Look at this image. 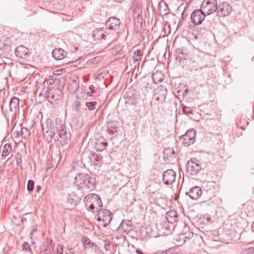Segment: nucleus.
I'll use <instances>...</instances> for the list:
<instances>
[{"label": "nucleus", "mask_w": 254, "mask_h": 254, "mask_svg": "<svg viewBox=\"0 0 254 254\" xmlns=\"http://www.w3.org/2000/svg\"><path fill=\"white\" fill-rule=\"evenodd\" d=\"M97 218L98 221L102 222L100 224L103 227H107L112 219V215L111 212L107 209H99L97 210Z\"/></svg>", "instance_id": "nucleus-5"}, {"label": "nucleus", "mask_w": 254, "mask_h": 254, "mask_svg": "<svg viewBox=\"0 0 254 254\" xmlns=\"http://www.w3.org/2000/svg\"><path fill=\"white\" fill-rule=\"evenodd\" d=\"M80 106V103L78 100L75 101L72 105V111L75 112H79Z\"/></svg>", "instance_id": "nucleus-33"}, {"label": "nucleus", "mask_w": 254, "mask_h": 254, "mask_svg": "<svg viewBox=\"0 0 254 254\" xmlns=\"http://www.w3.org/2000/svg\"><path fill=\"white\" fill-rule=\"evenodd\" d=\"M167 151H169V152H171L172 154H174L175 152L173 149H168L166 150Z\"/></svg>", "instance_id": "nucleus-46"}, {"label": "nucleus", "mask_w": 254, "mask_h": 254, "mask_svg": "<svg viewBox=\"0 0 254 254\" xmlns=\"http://www.w3.org/2000/svg\"><path fill=\"white\" fill-rule=\"evenodd\" d=\"M232 9V6L228 2H223L217 6L216 11L219 16L225 17L231 13Z\"/></svg>", "instance_id": "nucleus-9"}, {"label": "nucleus", "mask_w": 254, "mask_h": 254, "mask_svg": "<svg viewBox=\"0 0 254 254\" xmlns=\"http://www.w3.org/2000/svg\"><path fill=\"white\" fill-rule=\"evenodd\" d=\"M206 14L200 9L194 10L191 15V20L195 25L201 24L204 21Z\"/></svg>", "instance_id": "nucleus-10"}, {"label": "nucleus", "mask_w": 254, "mask_h": 254, "mask_svg": "<svg viewBox=\"0 0 254 254\" xmlns=\"http://www.w3.org/2000/svg\"><path fill=\"white\" fill-rule=\"evenodd\" d=\"M96 158H97V161H99L102 160V156H101V155H96Z\"/></svg>", "instance_id": "nucleus-45"}, {"label": "nucleus", "mask_w": 254, "mask_h": 254, "mask_svg": "<svg viewBox=\"0 0 254 254\" xmlns=\"http://www.w3.org/2000/svg\"><path fill=\"white\" fill-rule=\"evenodd\" d=\"M121 24L120 20L115 17L109 18L106 22L105 25L107 28L116 30L119 29Z\"/></svg>", "instance_id": "nucleus-15"}, {"label": "nucleus", "mask_w": 254, "mask_h": 254, "mask_svg": "<svg viewBox=\"0 0 254 254\" xmlns=\"http://www.w3.org/2000/svg\"><path fill=\"white\" fill-rule=\"evenodd\" d=\"M85 199L87 201H88V199L94 200L96 203V205H97L98 207H102V202L100 197L98 194H89L85 197Z\"/></svg>", "instance_id": "nucleus-23"}, {"label": "nucleus", "mask_w": 254, "mask_h": 254, "mask_svg": "<svg viewBox=\"0 0 254 254\" xmlns=\"http://www.w3.org/2000/svg\"><path fill=\"white\" fill-rule=\"evenodd\" d=\"M19 100L16 97H13L9 101V107L11 112H15L19 109Z\"/></svg>", "instance_id": "nucleus-21"}, {"label": "nucleus", "mask_w": 254, "mask_h": 254, "mask_svg": "<svg viewBox=\"0 0 254 254\" xmlns=\"http://www.w3.org/2000/svg\"><path fill=\"white\" fill-rule=\"evenodd\" d=\"M141 14V10L138 7L134 8L133 12V17L134 19H139Z\"/></svg>", "instance_id": "nucleus-32"}, {"label": "nucleus", "mask_w": 254, "mask_h": 254, "mask_svg": "<svg viewBox=\"0 0 254 254\" xmlns=\"http://www.w3.org/2000/svg\"><path fill=\"white\" fill-rule=\"evenodd\" d=\"M57 132L58 133V141L64 145L68 143L70 139V133L66 131L65 126L63 124H57Z\"/></svg>", "instance_id": "nucleus-3"}, {"label": "nucleus", "mask_w": 254, "mask_h": 254, "mask_svg": "<svg viewBox=\"0 0 254 254\" xmlns=\"http://www.w3.org/2000/svg\"><path fill=\"white\" fill-rule=\"evenodd\" d=\"M252 228L253 231L254 232V222L252 224Z\"/></svg>", "instance_id": "nucleus-51"}, {"label": "nucleus", "mask_w": 254, "mask_h": 254, "mask_svg": "<svg viewBox=\"0 0 254 254\" xmlns=\"http://www.w3.org/2000/svg\"><path fill=\"white\" fill-rule=\"evenodd\" d=\"M74 49H75V50H78V48H77V47H75L74 48Z\"/></svg>", "instance_id": "nucleus-55"}, {"label": "nucleus", "mask_w": 254, "mask_h": 254, "mask_svg": "<svg viewBox=\"0 0 254 254\" xmlns=\"http://www.w3.org/2000/svg\"><path fill=\"white\" fill-rule=\"evenodd\" d=\"M96 102H90L86 103V106L90 110H93V109H94L96 107Z\"/></svg>", "instance_id": "nucleus-35"}, {"label": "nucleus", "mask_w": 254, "mask_h": 254, "mask_svg": "<svg viewBox=\"0 0 254 254\" xmlns=\"http://www.w3.org/2000/svg\"><path fill=\"white\" fill-rule=\"evenodd\" d=\"M94 180L87 174H78L74 177V185L78 189H83L87 190L93 187Z\"/></svg>", "instance_id": "nucleus-1"}, {"label": "nucleus", "mask_w": 254, "mask_h": 254, "mask_svg": "<svg viewBox=\"0 0 254 254\" xmlns=\"http://www.w3.org/2000/svg\"><path fill=\"white\" fill-rule=\"evenodd\" d=\"M119 129L118 124L116 122H112L108 123L107 126V129L110 134H114L117 132Z\"/></svg>", "instance_id": "nucleus-25"}, {"label": "nucleus", "mask_w": 254, "mask_h": 254, "mask_svg": "<svg viewBox=\"0 0 254 254\" xmlns=\"http://www.w3.org/2000/svg\"><path fill=\"white\" fill-rule=\"evenodd\" d=\"M21 135L24 139H27L30 135V131L25 127H23L21 129Z\"/></svg>", "instance_id": "nucleus-30"}, {"label": "nucleus", "mask_w": 254, "mask_h": 254, "mask_svg": "<svg viewBox=\"0 0 254 254\" xmlns=\"http://www.w3.org/2000/svg\"><path fill=\"white\" fill-rule=\"evenodd\" d=\"M15 54L19 58L25 59L29 57V50L26 47L20 45L15 49Z\"/></svg>", "instance_id": "nucleus-16"}, {"label": "nucleus", "mask_w": 254, "mask_h": 254, "mask_svg": "<svg viewBox=\"0 0 254 254\" xmlns=\"http://www.w3.org/2000/svg\"><path fill=\"white\" fill-rule=\"evenodd\" d=\"M8 94L5 92V90L0 91V102L4 103L7 101Z\"/></svg>", "instance_id": "nucleus-29"}, {"label": "nucleus", "mask_w": 254, "mask_h": 254, "mask_svg": "<svg viewBox=\"0 0 254 254\" xmlns=\"http://www.w3.org/2000/svg\"><path fill=\"white\" fill-rule=\"evenodd\" d=\"M156 91L154 97L158 102V104L164 102L167 93L166 88L162 85H160L157 87Z\"/></svg>", "instance_id": "nucleus-11"}, {"label": "nucleus", "mask_w": 254, "mask_h": 254, "mask_svg": "<svg viewBox=\"0 0 254 254\" xmlns=\"http://www.w3.org/2000/svg\"><path fill=\"white\" fill-rule=\"evenodd\" d=\"M187 194L192 199L196 200L202 195L201 189L199 187L194 186L190 190Z\"/></svg>", "instance_id": "nucleus-17"}, {"label": "nucleus", "mask_w": 254, "mask_h": 254, "mask_svg": "<svg viewBox=\"0 0 254 254\" xmlns=\"http://www.w3.org/2000/svg\"><path fill=\"white\" fill-rule=\"evenodd\" d=\"M34 187V182L32 180H29L28 181L27 189L28 191H32Z\"/></svg>", "instance_id": "nucleus-38"}, {"label": "nucleus", "mask_w": 254, "mask_h": 254, "mask_svg": "<svg viewBox=\"0 0 254 254\" xmlns=\"http://www.w3.org/2000/svg\"><path fill=\"white\" fill-rule=\"evenodd\" d=\"M87 95H88V96H91V94H89V92H88V93H87Z\"/></svg>", "instance_id": "nucleus-54"}, {"label": "nucleus", "mask_w": 254, "mask_h": 254, "mask_svg": "<svg viewBox=\"0 0 254 254\" xmlns=\"http://www.w3.org/2000/svg\"><path fill=\"white\" fill-rule=\"evenodd\" d=\"M143 56L142 52L140 50H136L134 52L133 59L134 61L137 62L140 60Z\"/></svg>", "instance_id": "nucleus-31"}, {"label": "nucleus", "mask_w": 254, "mask_h": 254, "mask_svg": "<svg viewBox=\"0 0 254 254\" xmlns=\"http://www.w3.org/2000/svg\"><path fill=\"white\" fill-rule=\"evenodd\" d=\"M89 89L91 91L92 93H95V90L94 89V86L93 85H90L89 86Z\"/></svg>", "instance_id": "nucleus-43"}, {"label": "nucleus", "mask_w": 254, "mask_h": 254, "mask_svg": "<svg viewBox=\"0 0 254 254\" xmlns=\"http://www.w3.org/2000/svg\"><path fill=\"white\" fill-rule=\"evenodd\" d=\"M124 224V223L123 222L122 223V225L123 227Z\"/></svg>", "instance_id": "nucleus-57"}, {"label": "nucleus", "mask_w": 254, "mask_h": 254, "mask_svg": "<svg viewBox=\"0 0 254 254\" xmlns=\"http://www.w3.org/2000/svg\"><path fill=\"white\" fill-rule=\"evenodd\" d=\"M182 111L184 114H185L188 116H189V114H192V112L190 111V109L185 106H184L182 108Z\"/></svg>", "instance_id": "nucleus-40"}, {"label": "nucleus", "mask_w": 254, "mask_h": 254, "mask_svg": "<svg viewBox=\"0 0 254 254\" xmlns=\"http://www.w3.org/2000/svg\"><path fill=\"white\" fill-rule=\"evenodd\" d=\"M23 250H24L26 252H30L31 251V246L27 242H24L23 244Z\"/></svg>", "instance_id": "nucleus-39"}, {"label": "nucleus", "mask_w": 254, "mask_h": 254, "mask_svg": "<svg viewBox=\"0 0 254 254\" xmlns=\"http://www.w3.org/2000/svg\"><path fill=\"white\" fill-rule=\"evenodd\" d=\"M108 246H109V244H108L107 245H105V249H106L107 250H108L107 248H108Z\"/></svg>", "instance_id": "nucleus-52"}, {"label": "nucleus", "mask_w": 254, "mask_h": 254, "mask_svg": "<svg viewBox=\"0 0 254 254\" xmlns=\"http://www.w3.org/2000/svg\"><path fill=\"white\" fill-rule=\"evenodd\" d=\"M131 98V96H130V95L129 94V93H127V96L126 97V98Z\"/></svg>", "instance_id": "nucleus-49"}, {"label": "nucleus", "mask_w": 254, "mask_h": 254, "mask_svg": "<svg viewBox=\"0 0 254 254\" xmlns=\"http://www.w3.org/2000/svg\"><path fill=\"white\" fill-rule=\"evenodd\" d=\"M103 28L95 29L92 33V36L95 40H99L105 39L106 35Z\"/></svg>", "instance_id": "nucleus-20"}, {"label": "nucleus", "mask_w": 254, "mask_h": 254, "mask_svg": "<svg viewBox=\"0 0 254 254\" xmlns=\"http://www.w3.org/2000/svg\"><path fill=\"white\" fill-rule=\"evenodd\" d=\"M41 189V187L40 186L36 187V191L39 192Z\"/></svg>", "instance_id": "nucleus-47"}, {"label": "nucleus", "mask_w": 254, "mask_h": 254, "mask_svg": "<svg viewBox=\"0 0 254 254\" xmlns=\"http://www.w3.org/2000/svg\"><path fill=\"white\" fill-rule=\"evenodd\" d=\"M176 173L172 169H168L163 174V181L166 185H171L175 181Z\"/></svg>", "instance_id": "nucleus-13"}, {"label": "nucleus", "mask_w": 254, "mask_h": 254, "mask_svg": "<svg viewBox=\"0 0 254 254\" xmlns=\"http://www.w3.org/2000/svg\"><path fill=\"white\" fill-rule=\"evenodd\" d=\"M21 219V222L22 223V224L24 223V221H26V218H20Z\"/></svg>", "instance_id": "nucleus-48"}, {"label": "nucleus", "mask_w": 254, "mask_h": 254, "mask_svg": "<svg viewBox=\"0 0 254 254\" xmlns=\"http://www.w3.org/2000/svg\"><path fill=\"white\" fill-rule=\"evenodd\" d=\"M78 88L79 85L78 83L76 81V80H74L72 81V83L69 85L68 89L70 93H75L78 90Z\"/></svg>", "instance_id": "nucleus-27"}, {"label": "nucleus", "mask_w": 254, "mask_h": 254, "mask_svg": "<svg viewBox=\"0 0 254 254\" xmlns=\"http://www.w3.org/2000/svg\"><path fill=\"white\" fill-rule=\"evenodd\" d=\"M107 144L106 139L102 136H100L95 139L93 147L97 151H102L106 148Z\"/></svg>", "instance_id": "nucleus-14"}, {"label": "nucleus", "mask_w": 254, "mask_h": 254, "mask_svg": "<svg viewBox=\"0 0 254 254\" xmlns=\"http://www.w3.org/2000/svg\"><path fill=\"white\" fill-rule=\"evenodd\" d=\"M47 99L51 103L60 100L62 97L61 91L60 89L57 88L54 89L53 88H49L45 94Z\"/></svg>", "instance_id": "nucleus-8"}, {"label": "nucleus", "mask_w": 254, "mask_h": 254, "mask_svg": "<svg viewBox=\"0 0 254 254\" xmlns=\"http://www.w3.org/2000/svg\"><path fill=\"white\" fill-rule=\"evenodd\" d=\"M80 201V198L75 194L72 192L68 194L66 198V206L68 209L73 208Z\"/></svg>", "instance_id": "nucleus-12"}, {"label": "nucleus", "mask_w": 254, "mask_h": 254, "mask_svg": "<svg viewBox=\"0 0 254 254\" xmlns=\"http://www.w3.org/2000/svg\"><path fill=\"white\" fill-rule=\"evenodd\" d=\"M117 2H123L125 0H115Z\"/></svg>", "instance_id": "nucleus-50"}, {"label": "nucleus", "mask_w": 254, "mask_h": 254, "mask_svg": "<svg viewBox=\"0 0 254 254\" xmlns=\"http://www.w3.org/2000/svg\"><path fill=\"white\" fill-rule=\"evenodd\" d=\"M200 9L206 15L211 14L217 9L216 0H204L201 4Z\"/></svg>", "instance_id": "nucleus-4"}, {"label": "nucleus", "mask_w": 254, "mask_h": 254, "mask_svg": "<svg viewBox=\"0 0 254 254\" xmlns=\"http://www.w3.org/2000/svg\"><path fill=\"white\" fill-rule=\"evenodd\" d=\"M72 249H70L69 250V254H72Z\"/></svg>", "instance_id": "nucleus-53"}, {"label": "nucleus", "mask_w": 254, "mask_h": 254, "mask_svg": "<svg viewBox=\"0 0 254 254\" xmlns=\"http://www.w3.org/2000/svg\"><path fill=\"white\" fill-rule=\"evenodd\" d=\"M84 201H86L85 206L88 208V210L93 212L95 208L94 204L93 202L90 203L91 201L89 199L87 201L84 199Z\"/></svg>", "instance_id": "nucleus-34"}, {"label": "nucleus", "mask_w": 254, "mask_h": 254, "mask_svg": "<svg viewBox=\"0 0 254 254\" xmlns=\"http://www.w3.org/2000/svg\"><path fill=\"white\" fill-rule=\"evenodd\" d=\"M57 124V121L55 124L51 119H47L45 123L42 125L43 137L47 143L52 142L55 135Z\"/></svg>", "instance_id": "nucleus-2"}, {"label": "nucleus", "mask_w": 254, "mask_h": 254, "mask_svg": "<svg viewBox=\"0 0 254 254\" xmlns=\"http://www.w3.org/2000/svg\"><path fill=\"white\" fill-rule=\"evenodd\" d=\"M83 246L86 249L91 248L97 252L99 250L98 247L93 242H92L88 238L84 236L82 238Z\"/></svg>", "instance_id": "nucleus-19"}, {"label": "nucleus", "mask_w": 254, "mask_h": 254, "mask_svg": "<svg viewBox=\"0 0 254 254\" xmlns=\"http://www.w3.org/2000/svg\"><path fill=\"white\" fill-rule=\"evenodd\" d=\"M15 158L17 165L21 166L22 165L21 154L20 153H17Z\"/></svg>", "instance_id": "nucleus-37"}, {"label": "nucleus", "mask_w": 254, "mask_h": 254, "mask_svg": "<svg viewBox=\"0 0 254 254\" xmlns=\"http://www.w3.org/2000/svg\"><path fill=\"white\" fill-rule=\"evenodd\" d=\"M63 253V247L62 246H59L57 249V254H62Z\"/></svg>", "instance_id": "nucleus-41"}, {"label": "nucleus", "mask_w": 254, "mask_h": 254, "mask_svg": "<svg viewBox=\"0 0 254 254\" xmlns=\"http://www.w3.org/2000/svg\"><path fill=\"white\" fill-rule=\"evenodd\" d=\"M178 213L175 210H170L167 212L165 214V218L167 222L172 224L178 221Z\"/></svg>", "instance_id": "nucleus-18"}, {"label": "nucleus", "mask_w": 254, "mask_h": 254, "mask_svg": "<svg viewBox=\"0 0 254 254\" xmlns=\"http://www.w3.org/2000/svg\"><path fill=\"white\" fill-rule=\"evenodd\" d=\"M168 251H159L156 253H155L154 254H168Z\"/></svg>", "instance_id": "nucleus-42"}, {"label": "nucleus", "mask_w": 254, "mask_h": 254, "mask_svg": "<svg viewBox=\"0 0 254 254\" xmlns=\"http://www.w3.org/2000/svg\"><path fill=\"white\" fill-rule=\"evenodd\" d=\"M12 146L9 143H6L4 145L2 148L1 155L3 157L7 156L11 151Z\"/></svg>", "instance_id": "nucleus-26"}, {"label": "nucleus", "mask_w": 254, "mask_h": 254, "mask_svg": "<svg viewBox=\"0 0 254 254\" xmlns=\"http://www.w3.org/2000/svg\"><path fill=\"white\" fill-rule=\"evenodd\" d=\"M51 252V249H47L45 250V251L44 252H42L41 253H42V254H50Z\"/></svg>", "instance_id": "nucleus-44"}, {"label": "nucleus", "mask_w": 254, "mask_h": 254, "mask_svg": "<svg viewBox=\"0 0 254 254\" xmlns=\"http://www.w3.org/2000/svg\"><path fill=\"white\" fill-rule=\"evenodd\" d=\"M65 51L61 48H56L52 52L53 57L57 60L63 59L65 56Z\"/></svg>", "instance_id": "nucleus-22"}, {"label": "nucleus", "mask_w": 254, "mask_h": 254, "mask_svg": "<svg viewBox=\"0 0 254 254\" xmlns=\"http://www.w3.org/2000/svg\"><path fill=\"white\" fill-rule=\"evenodd\" d=\"M196 130L193 128H191L187 131L186 133L179 138L182 143L187 146L193 144L196 138Z\"/></svg>", "instance_id": "nucleus-6"}, {"label": "nucleus", "mask_w": 254, "mask_h": 254, "mask_svg": "<svg viewBox=\"0 0 254 254\" xmlns=\"http://www.w3.org/2000/svg\"><path fill=\"white\" fill-rule=\"evenodd\" d=\"M201 169V163L196 158H192L187 163V173L190 175H196Z\"/></svg>", "instance_id": "nucleus-7"}, {"label": "nucleus", "mask_w": 254, "mask_h": 254, "mask_svg": "<svg viewBox=\"0 0 254 254\" xmlns=\"http://www.w3.org/2000/svg\"><path fill=\"white\" fill-rule=\"evenodd\" d=\"M36 230H37V229H36V228H35V229H33V232H34V231H36Z\"/></svg>", "instance_id": "nucleus-56"}, {"label": "nucleus", "mask_w": 254, "mask_h": 254, "mask_svg": "<svg viewBox=\"0 0 254 254\" xmlns=\"http://www.w3.org/2000/svg\"><path fill=\"white\" fill-rule=\"evenodd\" d=\"M109 73V72L108 70H104L102 72L100 73L97 75V76L96 77V79L100 80L101 78H103L106 75H107Z\"/></svg>", "instance_id": "nucleus-36"}, {"label": "nucleus", "mask_w": 254, "mask_h": 254, "mask_svg": "<svg viewBox=\"0 0 254 254\" xmlns=\"http://www.w3.org/2000/svg\"><path fill=\"white\" fill-rule=\"evenodd\" d=\"M152 79L153 82L157 84L163 81L164 79L163 74L161 71H157L152 74Z\"/></svg>", "instance_id": "nucleus-24"}, {"label": "nucleus", "mask_w": 254, "mask_h": 254, "mask_svg": "<svg viewBox=\"0 0 254 254\" xmlns=\"http://www.w3.org/2000/svg\"><path fill=\"white\" fill-rule=\"evenodd\" d=\"M102 60V58L101 57L97 56L96 57H94L93 58H91V59H89L87 62V64L89 65H91L92 64H96L98 63H99Z\"/></svg>", "instance_id": "nucleus-28"}]
</instances>
